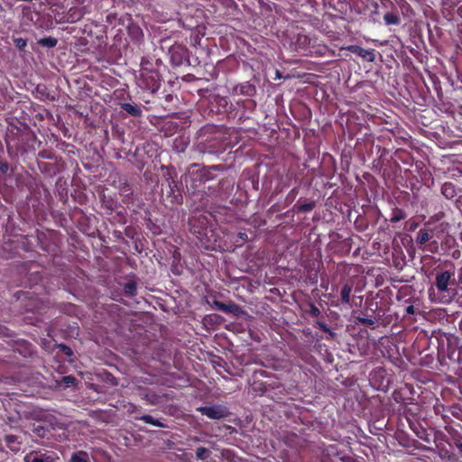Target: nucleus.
Wrapping results in <instances>:
<instances>
[{
	"mask_svg": "<svg viewBox=\"0 0 462 462\" xmlns=\"http://www.w3.org/2000/svg\"><path fill=\"white\" fill-rule=\"evenodd\" d=\"M38 168L40 171L43 174H48L50 176H53L58 173L59 170L55 163L38 162Z\"/></svg>",
	"mask_w": 462,
	"mask_h": 462,
	"instance_id": "aec40b11",
	"label": "nucleus"
},
{
	"mask_svg": "<svg viewBox=\"0 0 462 462\" xmlns=\"http://www.w3.org/2000/svg\"><path fill=\"white\" fill-rule=\"evenodd\" d=\"M314 327L319 328L322 331L328 333L329 335V337H331V338H333L335 336V333L333 331H331L330 328H328V326L322 321L317 320L314 324Z\"/></svg>",
	"mask_w": 462,
	"mask_h": 462,
	"instance_id": "72a5a7b5",
	"label": "nucleus"
},
{
	"mask_svg": "<svg viewBox=\"0 0 462 462\" xmlns=\"http://www.w3.org/2000/svg\"><path fill=\"white\" fill-rule=\"evenodd\" d=\"M210 189H211V187H208V191H209L208 195H212L213 194V192H211Z\"/></svg>",
	"mask_w": 462,
	"mask_h": 462,
	"instance_id": "680f3d73",
	"label": "nucleus"
},
{
	"mask_svg": "<svg viewBox=\"0 0 462 462\" xmlns=\"http://www.w3.org/2000/svg\"><path fill=\"white\" fill-rule=\"evenodd\" d=\"M185 182L188 192L192 197H199L201 194V188L205 184L199 171V164L192 163L186 173Z\"/></svg>",
	"mask_w": 462,
	"mask_h": 462,
	"instance_id": "7ed1b4c3",
	"label": "nucleus"
},
{
	"mask_svg": "<svg viewBox=\"0 0 462 462\" xmlns=\"http://www.w3.org/2000/svg\"><path fill=\"white\" fill-rule=\"evenodd\" d=\"M38 157L46 160H53L58 162V157L52 149H45L38 152Z\"/></svg>",
	"mask_w": 462,
	"mask_h": 462,
	"instance_id": "7c9ffc66",
	"label": "nucleus"
},
{
	"mask_svg": "<svg viewBox=\"0 0 462 462\" xmlns=\"http://www.w3.org/2000/svg\"><path fill=\"white\" fill-rule=\"evenodd\" d=\"M118 190L124 204H125L127 207H129L131 204H134L135 197L134 194L133 187L125 178L119 179Z\"/></svg>",
	"mask_w": 462,
	"mask_h": 462,
	"instance_id": "1a4fd4ad",
	"label": "nucleus"
},
{
	"mask_svg": "<svg viewBox=\"0 0 462 462\" xmlns=\"http://www.w3.org/2000/svg\"><path fill=\"white\" fill-rule=\"evenodd\" d=\"M406 217V213L402 208H394L392 211L390 221L392 223H397L401 220L405 219Z\"/></svg>",
	"mask_w": 462,
	"mask_h": 462,
	"instance_id": "cd10ccee",
	"label": "nucleus"
},
{
	"mask_svg": "<svg viewBox=\"0 0 462 462\" xmlns=\"http://www.w3.org/2000/svg\"><path fill=\"white\" fill-rule=\"evenodd\" d=\"M161 81L162 77L160 73L155 69L144 67V62L143 61L140 75L137 78L138 87L149 91L151 94H154L159 90Z\"/></svg>",
	"mask_w": 462,
	"mask_h": 462,
	"instance_id": "f03ea898",
	"label": "nucleus"
},
{
	"mask_svg": "<svg viewBox=\"0 0 462 462\" xmlns=\"http://www.w3.org/2000/svg\"><path fill=\"white\" fill-rule=\"evenodd\" d=\"M451 276L452 273L448 271H443L437 273L435 282V286L439 292L438 299L436 300L437 301L441 303H449L452 300V296L448 290Z\"/></svg>",
	"mask_w": 462,
	"mask_h": 462,
	"instance_id": "39448f33",
	"label": "nucleus"
},
{
	"mask_svg": "<svg viewBox=\"0 0 462 462\" xmlns=\"http://www.w3.org/2000/svg\"><path fill=\"white\" fill-rule=\"evenodd\" d=\"M69 462H90L88 454L86 451L79 450L72 453Z\"/></svg>",
	"mask_w": 462,
	"mask_h": 462,
	"instance_id": "bb28decb",
	"label": "nucleus"
},
{
	"mask_svg": "<svg viewBox=\"0 0 462 462\" xmlns=\"http://www.w3.org/2000/svg\"><path fill=\"white\" fill-rule=\"evenodd\" d=\"M240 307L237 305V304H235V303H229V304H226V303H222V305H220V311H223L224 313H232V314H235V315H237L239 312H240Z\"/></svg>",
	"mask_w": 462,
	"mask_h": 462,
	"instance_id": "c85d7f7f",
	"label": "nucleus"
},
{
	"mask_svg": "<svg viewBox=\"0 0 462 462\" xmlns=\"http://www.w3.org/2000/svg\"><path fill=\"white\" fill-rule=\"evenodd\" d=\"M14 42L16 48H18L19 50H23L27 45L26 40H24L23 38H15L14 40Z\"/></svg>",
	"mask_w": 462,
	"mask_h": 462,
	"instance_id": "a18cd8bd",
	"label": "nucleus"
},
{
	"mask_svg": "<svg viewBox=\"0 0 462 462\" xmlns=\"http://www.w3.org/2000/svg\"><path fill=\"white\" fill-rule=\"evenodd\" d=\"M38 43L43 47L54 48L58 43V40L54 37L49 36L40 39Z\"/></svg>",
	"mask_w": 462,
	"mask_h": 462,
	"instance_id": "2f4dec72",
	"label": "nucleus"
},
{
	"mask_svg": "<svg viewBox=\"0 0 462 462\" xmlns=\"http://www.w3.org/2000/svg\"><path fill=\"white\" fill-rule=\"evenodd\" d=\"M352 290H353V285L350 283H346L342 287L341 291H340V298H341V302L343 304H349L350 294L352 292Z\"/></svg>",
	"mask_w": 462,
	"mask_h": 462,
	"instance_id": "393cba45",
	"label": "nucleus"
},
{
	"mask_svg": "<svg viewBox=\"0 0 462 462\" xmlns=\"http://www.w3.org/2000/svg\"><path fill=\"white\" fill-rule=\"evenodd\" d=\"M441 194L447 199H455L459 192L462 191L461 189H457L456 185L450 181H446L442 184L440 189Z\"/></svg>",
	"mask_w": 462,
	"mask_h": 462,
	"instance_id": "f3484780",
	"label": "nucleus"
},
{
	"mask_svg": "<svg viewBox=\"0 0 462 462\" xmlns=\"http://www.w3.org/2000/svg\"><path fill=\"white\" fill-rule=\"evenodd\" d=\"M430 235L432 236L430 244H428L423 248V250H427L431 253H437L439 244H442L443 242L447 244L449 242H454V239L446 232V226L443 223H440L435 226H431L430 224Z\"/></svg>",
	"mask_w": 462,
	"mask_h": 462,
	"instance_id": "20e7f679",
	"label": "nucleus"
},
{
	"mask_svg": "<svg viewBox=\"0 0 462 462\" xmlns=\"http://www.w3.org/2000/svg\"><path fill=\"white\" fill-rule=\"evenodd\" d=\"M405 313L409 315H414L416 313L415 307L413 305H409L405 309Z\"/></svg>",
	"mask_w": 462,
	"mask_h": 462,
	"instance_id": "49530a36",
	"label": "nucleus"
},
{
	"mask_svg": "<svg viewBox=\"0 0 462 462\" xmlns=\"http://www.w3.org/2000/svg\"><path fill=\"white\" fill-rule=\"evenodd\" d=\"M222 303H223L222 301H219V300H215L213 301V305H212V307H213L215 310H220V305H222Z\"/></svg>",
	"mask_w": 462,
	"mask_h": 462,
	"instance_id": "3c124183",
	"label": "nucleus"
},
{
	"mask_svg": "<svg viewBox=\"0 0 462 462\" xmlns=\"http://www.w3.org/2000/svg\"><path fill=\"white\" fill-rule=\"evenodd\" d=\"M309 313L310 316L315 317V318H318L321 315V311L314 303L310 304Z\"/></svg>",
	"mask_w": 462,
	"mask_h": 462,
	"instance_id": "a19ab883",
	"label": "nucleus"
},
{
	"mask_svg": "<svg viewBox=\"0 0 462 462\" xmlns=\"http://www.w3.org/2000/svg\"><path fill=\"white\" fill-rule=\"evenodd\" d=\"M362 314L363 317H356V323L374 328V324L379 320V318H373L372 315L368 314L367 310L362 312Z\"/></svg>",
	"mask_w": 462,
	"mask_h": 462,
	"instance_id": "6ab92c4d",
	"label": "nucleus"
},
{
	"mask_svg": "<svg viewBox=\"0 0 462 462\" xmlns=\"http://www.w3.org/2000/svg\"><path fill=\"white\" fill-rule=\"evenodd\" d=\"M210 454V449L204 447H199L196 449V457L199 460H205L208 458Z\"/></svg>",
	"mask_w": 462,
	"mask_h": 462,
	"instance_id": "473e14b6",
	"label": "nucleus"
},
{
	"mask_svg": "<svg viewBox=\"0 0 462 462\" xmlns=\"http://www.w3.org/2000/svg\"><path fill=\"white\" fill-rule=\"evenodd\" d=\"M221 101L224 102L225 104H227V101L226 98H221Z\"/></svg>",
	"mask_w": 462,
	"mask_h": 462,
	"instance_id": "052dcab7",
	"label": "nucleus"
},
{
	"mask_svg": "<svg viewBox=\"0 0 462 462\" xmlns=\"http://www.w3.org/2000/svg\"><path fill=\"white\" fill-rule=\"evenodd\" d=\"M84 15V12L81 7H71L67 14V22L75 23L80 20Z\"/></svg>",
	"mask_w": 462,
	"mask_h": 462,
	"instance_id": "412c9836",
	"label": "nucleus"
},
{
	"mask_svg": "<svg viewBox=\"0 0 462 462\" xmlns=\"http://www.w3.org/2000/svg\"><path fill=\"white\" fill-rule=\"evenodd\" d=\"M198 411L212 420H219L227 415L226 408L222 405L202 406Z\"/></svg>",
	"mask_w": 462,
	"mask_h": 462,
	"instance_id": "9d476101",
	"label": "nucleus"
},
{
	"mask_svg": "<svg viewBox=\"0 0 462 462\" xmlns=\"http://www.w3.org/2000/svg\"><path fill=\"white\" fill-rule=\"evenodd\" d=\"M461 272H462V268H461ZM459 279L462 282V274L459 275Z\"/></svg>",
	"mask_w": 462,
	"mask_h": 462,
	"instance_id": "e2e57ef3",
	"label": "nucleus"
},
{
	"mask_svg": "<svg viewBox=\"0 0 462 462\" xmlns=\"http://www.w3.org/2000/svg\"><path fill=\"white\" fill-rule=\"evenodd\" d=\"M418 226L417 223H413L411 226V230H414V228Z\"/></svg>",
	"mask_w": 462,
	"mask_h": 462,
	"instance_id": "bf43d9fd",
	"label": "nucleus"
},
{
	"mask_svg": "<svg viewBox=\"0 0 462 462\" xmlns=\"http://www.w3.org/2000/svg\"><path fill=\"white\" fill-rule=\"evenodd\" d=\"M452 439L454 441L455 446L462 453V435L460 433H456L455 435L452 436Z\"/></svg>",
	"mask_w": 462,
	"mask_h": 462,
	"instance_id": "58836bf2",
	"label": "nucleus"
},
{
	"mask_svg": "<svg viewBox=\"0 0 462 462\" xmlns=\"http://www.w3.org/2000/svg\"><path fill=\"white\" fill-rule=\"evenodd\" d=\"M201 197L200 205L197 206V208H199V207L204 208L208 205V199L204 198V194L199 195Z\"/></svg>",
	"mask_w": 462,
	"mask_h": 462,
	"instance_id": "de8ad7c7",
	"label": "nucleus"
},
{
	"mask_svg": "<svg viewBox=\"0 0 462 462\" xmlns=\"http://www.w3.org/2000/svg\"><path fill=\"white\" fill-rule=\"evenodd\" d=\"M141 382H143V383H151V380H150L149 378H145V380H143V381H141L140 379L135 378V383H137V384H138V383H140Z\"/></svg>",
	"mask_w": 462,
	"mask_h": 462,
	"instance_id": "864d4df0",
	"label": "nucleus"
},
{
	"mask_svg": "<svg viewBox=\"0 0 462 462\" xmlns=\"http://www.w3.org/2000/svg\"><path fill=\"white\" fill-rule=\"evenodd\" d=\"M9 163L0 157V172L5 175L9 171Z\"/></svg>",
	"mask_w": 462,
	"mask_h": 462,
	"instance_id": "c03bdc74",
	"label": "nucleus"
},
{
	"mask_svg": "<svg viewBox=\"0 0 462 462\" xmlns=\"http://www.w3.org/2000/svg\"><path fill=\"white\" fill-rule=\"evenodd\" d=\"M365 305H366V308L367 310H369L372 314H374L376 312V310H378V303L377 302H374V300H366L365 301Z\"/></svg>",
	"mask_w": 462,
	"mask_h": 462,
	"instance_id": "37998d69",
	"label": "nucleus"
},
{
	"mask_svg": "<svg viewBox=\"0 0 462 462\" xmlns=\"http://www.w3.org/2000/svg\"><path fill=\"white\" fill-rule=\"evenodd\" d=\"M197 149L201 153L218 155L230 146L226 127L224 125H206L197 133Z\"/></svg>",
	"mask_w": 462,
	"mask_h": 462,
	"instance_id": "f257e3e1",
	"label": "nucleus"
},
{
	"mask_svg": "<svg viewBox=\"0 0 462 462\" xmlns=\"http://www.w3.org/2000/svg\"><path fill=\"white\" fill-rule=\"evenodd\" d=\"M383 21L387 25H397L401 23L400 17L394 13H386L383 15Z\"/></svg>",
	"mask_w": 462,
	"mask_h": 462,
	"instance_id": "c756f323",
	"label": "nucleus"
},
{
	"mask_svg": "<svg viewBox=\"0 0 462 462\" xmlns=\"http://www.w3.org/2000/svg\"><path fill=\"white\" fill-rule=\"evenodd\" d=\"M431 238L432 236L430 235V224L428 223L418 231L415 241L418 246L423 250L428 244H430Z\"/></svg>",
	"mask_w": 462,
	"mask_h": 462,
	"instance_id": "4468645a",
	"label": "nucleus"
},
{
	"mask_svg": "<svg viewBox=\"0 0 462 462\" xmlns=\"http://www.w3.org/2000/svg\"><path fill=\"white\" fill-rule=\"evenodd\" d=\"M36 90L38 93L43 95L46 90V88L44 86L38 85Z\"/></svg>",
	"mask_w": 462,
	"mask_h": 462,
	"instance_id": "603ef678",
	"label": "nucleus"
},
{
	"mask_svg": "<svg viewBox=\"0 0 462 462\" xmlns=\"http://www.w3.org/2000/svg\"><path fill=\"white\" fill-rule=\"evenodd\" d=\"M62 382L68 387V386L75 385L77 379L72 375H66V376L62 377Z\"/></svg>",
	"mask_w": 462,
	"mask_h": 462,
	"instance_id": "79ce46f5",
	"label": "nucleus"
},
{
	"mask_svg": "<svg viewBox=\"0 0 462 462\" xmlns=\"http://www.w3.org/2000/svg\"><path fill=\"white\" fill-rule=\"evenodd\" d=\"M170 179L171 180H168L169 190L167 191V199L171 204L181 205L183 203L181 189L173 178L170 177Z\"/></svg>",
	"mask_w": 462,
	"mask_h": 462,
	"instance_id": "9b49d317",
	"label": "nucleus"
},
{
	"mask_svg": "<svg viewBox=\"0 0 462 462\" xmlns=\"http://www.w3.org/2000/svg\"><path fill=\"white\" fill-rule=\"evenodd\" d=\"M432 290V288L430 290V297L431 298L432 300H434L433 297H435V294L434 292H431Z\"/></svg>",
	"mask_w": 462,
	"mask_h": 462,
	"instance_id": "13d9d810",
	"label": "nucleus"
},
{
	"mask_svg": "<svg viewBox=\"0 0 462 462\" xmlns=\"http://www.w3.org/2000/svg\"><path fill=\"white\" fill-rule=\"evenodd\" d=\"M58 348L65 355L67 356L68 357H70L73 356V351L72 349L68 346L67 345L65 344H60L58 346Z\"/></svg>",
	"mask_w": 462,
	"mask_h": 462,
	"instance_id": "ea45409f",
	"label": "nucleus"
},
{
	"mask_svg": "<svg viewBox=\"0 0 462 462\" xmlns=\"http://www.w3.org/2000/svg\"><path fill=\"white\" fill-rule=\"evenodd\" d=\"M300 191V186H296L293 189L290 190V192L287 194L286 200L289 202H292Z\"/></svg>",
	"mask_w": 462,
	"mask_h": 462,
	"instance_id": "4c0bfd02",
	"label": "nucleus"
},
{
	"mask_svg": "<svg viewBox=\"0 0 462 462\" xmlns=\"http://www.w3.org/2000/svg\"><path fill=\"white\" fill-rule=\"evenodd\" d=\"M224 170H225V165H223V164L203 166V167H201L199 165V171H201V175H202L204 183L216 179L217 176L214 173V171H224Z\"/></svg>",
	"mask_w": 462,
	"mask_h": 462,
	"instance_id": "ddd939ff",
	"label": "nucleus"
},
{
	"mask_svg": "<svg viewBox=\"0 0 462 462\" xmlns=\"http://www.w3.org/2000/svg\"><path fill=\"white\" fill-rule=\"evenodd\" d=\"M398 395H399V393L397 392L393 393V398H394V401H396V402H399Z\"/></svg>",
	"mask_w": 462,
	"mask_h": 462,
	"instance_id": "4d7b16f0",
	"label": "nucleus"
},
{
	"mask_svg": "<svg viewBox=\"0 0 462 462\" xmlns=\"http://www.w3.org/2000/svg\"><path fill=\"white\" fill-rule=\"evenodd\" d=\"M208 217L205 215L192 217L189 219L190 231L197 236L199 240H203L208 232Z\"/></svg>",
	"mask_w": 462,
	"mask_h": 462,
	"instance_id": "0eeeda50",
	"label": "nucleus"
},
{
	"mask_svg": "<svg viewBox=\"0 0 462 462\" xmlns=\"http://www.w3.org/2000/svg\"><path fill=\"white\" fill-rule=\"evenodd\" d=\"M121 108L134 117H140L143 114L141 107L135 104L123 103Z\"/></svg>",
	"mask_w": 462,
	"mask_h": 462,
	"instance_id": "4be33fe9",
	"label": "nucleus"
},
{
	"mask_svg": "<svg viewBox=\"0 0 462 462\" xmlns=\"http://www.w3.org/2000/svg\"><path fill=\"white\" fill-rule=\"evenodd\" d=\"M237 236L238 238L242 241V242H245L248 240V236H247V234L245 233V232H239L237 234Z\"/></svg>",
	"mask_w": 462,
	"mask_h": 462,
	"instance_id": "09e8293b",
	"label": "nucleus"
},
{
	"mask_svg": "<svg viewBox=\"0 0 462 462\" xmlns=\"http://www.w3.org/2000/svg\"><path fill=\"white\" fill-rule=\"evenodd\" d=\"M134 419L142 420L147 424H150V425H152V426H155L158 428H165L166 427V425L164 423L161 422L159 420L154 419L152 416L148 415V414L142 415V416H135Z\"/></svg>",
	"mask_w": 462,
	"mask_h": 462,
	"instance_id": "b1692460",
	"label": "nucleus"
},
{
	"mask_svg": "<svg viewBox=\"0 0 462 462\" xmlns=\"http://www.w3.org/2000/svg\"><path fill=\"white\" fill-rule=\"evenodd\" d=\"M24 239H25L24 237H21L20 239H16L15 241H12V244L16 245L14 247L18 248V245L20 244L24 245Z\"/></svg>",
	"mask_w": 462,
	"mask_h": 462,
	"instance_id": "8fccbe9b",
	"label": "nucleus"
},
{
	"mask_svg": "<svg viewBox=\"0 0 462 462\" xmlns=\"http://www.w3.org/2000/svg\"><path fill=\"white\" fill-rule=\"evenodd\" d=\"M415 433H416V436L418 438H420V439H422L423 441H425L427 443L431 442L430 434H429L425 429L421 428L420 430H416Z\"/></svg>",
	"mask_w": 462,
	"mask_h": 462,
	"instance_id": "c9c22d12",
	"label": "nucleus"
},
{
	"mask_svg": "<svg viewBox=\"0 0 462 462\" xmlns=\"http://www.w3.org/2000/svg\"><path fill=\"white\" fill-rule=\"evenodd\" d=\"M141 399L145 400L148 403L155 405L159 402L160 395L154 392H146L139 394Z\"/></svg>",
	"mask_w": 462,
	"mask_h": 462,
	"instance_id": "a878e982",
	"label": "nucleus"
},
{
	"mask_svg": "<svg viewBox=\"0 0 462 462\" xmlns=\"http://www.w3.org/2000/svg\"><path fill=\"white\" fill-rule=\"evenodd\" d=\"M144 62V67L149 68L151 66L150 61L146 58H142L141 63Z\"/></svg>",
	"mask_w": 462,
	"mask_h": 462,
	"instance_id": "5fc2aeb1",
	"label": "nucleus"
},
{
	"mask_svg": "<svg viewBox=\"0 0 462 462\" xmlns=\"http://www.w3.org/2000/svg\"><path fill=\"white\" fill-rule=\"evenodd\" d=\"M314 327L319 328L322 331L328 333L329 335V337H331V338H333L335 336V333L333 331H331L330 328H328V326L322 321L317 320L314 324Z\"/></svg>",
	"mask_w": 462,
	"mask_h": 462,
	"instance_id": "f704fd0d",
	"label": "nucleus"
},
{
	"mask_svg": "<svg viewBox=\"0 0 462 462\" xmlns=\"http://www.w3.org/2000/svg\"><path fill=\"white\" fill-rule=\"evenodd\" d=\"M312 42V39L304 33H298L293 42L297 51L305 52L309 50Z\"/></svg>",
	"mask_w": 462,
	"mask_h": 462,
	"instance_id": "dca6fc26",
	"label": "nucleus"
},
{
	"mask_svg": "<svg viewBox=\"0 0 462 462\" xmlns=\"http://www.w3.org/2000/svg\"><path fill=\"white\" fill-rule=\"evenodd\" d=\"M457 14L462 18V5L457 6V9L456 11Z\"/></svg>",
	"mask_w": 462,
	"mask_h": 462,
	"instance_id": "6e6d98bb",
	"label": "nucleus"
},
{
	"mask_svg": "<svg viewBox=\"0 0 462 462\" xmlns=\"http://www.w3.org/2000/svg\"><path fill=\"white\" fill-rule=\"evenodd\" d=\"M24 462H60V458L53 451L32 450L26 454Z\"/></svg>",
	"mask_w": 462,
	"mask_h": 462,
	"instance_id": "6e6552de",
	"label": "nucleus"
},
{
	"mask_svg": "<svg viewBox=\"0 0 462 462\" xmlns=\"http://www.w3.org/2000/svg\"><path fill=\"white\" fill-rule=\"evenodd\" d=\"M124 293L127 297H134L137 294V283L134 280H129L124 284Z\"/></svg>",
	"mask_w": 462,
	"mask_h": 462,
	"instance_id": "5701e85b",
	"label": "nucleus"
},
{
	"mask_svg": "<svg viewBox=\"0 0 462 462\" xmlns=\"http://www.w3.org/2000/svg\"><path fill=\"white\" fill-rule=\"evenodd\" d=\"M316 206L315 201H302L300 199L297 203L294 205L293 209L300 213H309L314 209Z\"/></svg>",
	"mask_w": 462,
	"mask_h": 462,
	"instance_id": "a211bd4d",
	"label": "nucleus"
},
{
	"mask_svg": "<svg viewBox=\"0 0 462 462\" xmlns=\"http://www.w3.org/2000/svg\"><path fill=\"white\" fill-rule=\"evenodd\" d=\"M168 55L170 62L173 67H180L182 65H191L189 61V49L180 43H174L169 48Z\"/></svg>",
	"mask_w": 462,
	"mask_h": 462,
	"instance_id": "423d86ee",
	"label": "nucleus"
},
{
	"mask_svg": "<svg viewBox=\"0 0 462 462\" xmlns=\"http://www.w3.org/2000/svg\"><path fill=\"white\" fill-rule=\"evenodd\" d=\"M124 409L128 414H133L139 411V407L133 402H127L124 404Z\"/></svg>",
	"mask_w": 462,
	"mask_h": 462,
	"instance_id": "e433bc0d",
	"label": "nucleus"
},
{
	"mask_svg": "<svg viewBox=\"0 0 462 462\" xmlns=\"http://www.w3.org/2000/svg\"><path fill=\"white\" fill-rule=\"evenodd\" d=\"M346 50L368 62H374L376 59L375 51L374 49L365 50L358 45H349L346 47Z\"/></svg>",
	"mask_w": 462,
	"mask_h": 462,
	"instance_id": "f8f14e48",
	"label": "nucleus"
},
{
	"mask_svg": "<svg viewBox=\"0 0 462 462\" xmlns=\"http://www.w3.org/2000/svg\"><path fill=\"white\" fill-rule=\"evenodd\" d=\"M256 93L255 86L246 81L236 85L233 88V94L241 95L245 97H253Z\"/></svg>",
	"mask_w": 462,
	"mask_h": 462,
	"instance_id": "2eb2a0df",
	"label": "nucleus"
}]
</instances>
